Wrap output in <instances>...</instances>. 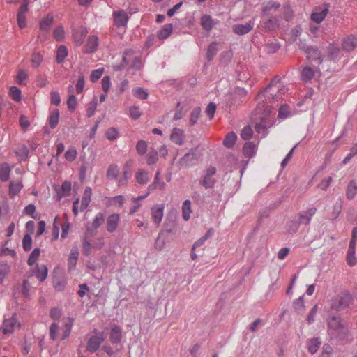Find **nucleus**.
<instances>
[{
	"instance_id": "obj_1",
	"label": "nucleus",
	"mask_w": 357,
	"mask_h": 357,
	"mask_svg": "<svg viewBox=\"0 0 357 357\" xmlns=\"http://www.w3.org/2000/svg\"><path fill=\"white\" fill-rule=\"evenodd\" d=\"M73 321V319L68 318L64 321L63 326L61 330L57 323H52L50 327V339L55 341L57 340H63L68 338L71 333Z\"/></svg>"
},
{
	"instance_id": "obj_2",
	"label": "nucleus",
	"mask_w": 357,
	"mask_h": 357,
	"mask_svg": "<svg viewBox=\"0 0 357 357\" xmlns=\"http://www.w3.org/2000/svg\"><path fill=\"white\" fill-rule=\"evenodd\" d=\"M352 303V296L348 291L340 294L331 301V307L334 310L344 309Z\"/></svg>"
},
{
	"instance_id": "obj_3",
	"label": "nucleus",
	"mask_w": 357,
	"mask_h": 357,
	"mask_svg": "<svg viewBox=\"0 0 357 357\" xmlns=\"http://www.w3.org/2000/svg\"><path fill=\"white\" fill-rule=\"evenodd\" d=\"M21 324L17 320L16 314H13L10 317L4 319L1 330L4 335L10 334L15 329H20Z\"/></svg>"
},
{
	"instance_id": "obj_4",
	"label": "nucleus",
	"mask_w": 357,
	"mask_h": 357,
	"mask_svg": "<svg viewBox=\"0 0 357 357\" xmlns=\"http://www.w3.org/2000/svg\"><path fill=\"white\" fill-rule=\"evenodd\" d=\"M357 238V227L354 228L352 231V237L349 243L347 254V262L350 266H353L357 263V258L355 255L356 239Z\"/></svg>"
},
{
	"instance_id": "obj_5",
	"label": "nucleus",
	"mask_w": 357,
	"mask_h": 357,
	"mask_svg": "<svg viewBox=\"0 0 357 357\" xmlns=\"http://www.w3.org/2000/svg\"><path fill=\"white\" fill-rule=\"evenodd\" d=\"M328 326L330 331L335 333L337 335L346 334L349 332V329L344 327L342 324L340 319L337 317H331L328 320Z\"/></svg>"
},
{
	"instance_id": "obj_6",
	"label": "nucleus",
	"mask_w": 357,
	"mask_h": 357,
	"mask_svg": "<svg viewBox=\"0 0 357 357\" xmlns=\"http://www.w3.org/2000/svg\"><path fill=\"white\" fill-rule=\"evenodd\" d=\"M328 12L329 6L328 5L324 4L321 6L316 7L311 14V20L317 24H319L324 21Z\"/></svg>"
},
{
	"instance_id": "obj_7",
	"label": "nucleus",
	"mask_w": 357,
	"mask_h": 357,
	"mask_svg": "<svg viewBox=\"0 0 357 357\" xmlns=\"http://www.w3.org/2000/svg\"><path fill=\"white\" fill-rule=\"evenodd\" d=\"M165 205L163 204H157L151 208V215L153 221L158 227L164 215Z\"/></svg>"
},
{
	"instance_id": "obj_8",
	"label": "nucleus",
	"mask_w": 357,
	"mask_h": 357,
	"mask_svg": "<svg viewBox=\"0 0 357 357\" xmlns=\"http://www.w3.org/2000/svg\"><path fill=\"white\" fill-rule=\"evenodd\" d=\"M28 10V1L24 0L17 13V24L20 29H24L26 26V13Z\"/></svg>"
},
{
	"instance_id": "obj_9",
	"label": "nucleus",
	"mask_w": 357,
	"mask_h": 357,
	"mask_svg": "<svg viewBox=\"0 0 357 357\" xmlns=\"http://www.w3.org/2000/svg\"><path fill=\"white\" fill-rule=\"evenodd\" d=\"M103 341L104 337L102 333H98L97 335L91 336L86 345L87 351L91 353L95 352L98 349Z\"/></svg>"
},
{
	"instance_id": "obj_10",
	"label": "nucleus",
	"mask_w": 357,
	"mask_h": 357,
	"mask_svg": "<svg viewBox=\"0 0 357 357\" xmlns=\"http://www.w3.org/2000/svg\"><path fill=\"white\" fill-rule=\"evenodd\" d=\"M299 47L301 50L305 51V52L307 54L308 59L312 60H319V63L322 62L321 54L319 50L314 47H307L305 44L303 43H300Z\"/></svg>"
},
{
	"instance_id": "obj_11",
	"label": "nucleus",
	"mask_w": 357,
	"mask_h": 357,
	"mask_svg": "<svg viewBox=\"0 0 357 357\" xmlns=\"http://www.w3.org/2000/svg\"><path fill=\"white\" fill-rule=\"evenodd\" d=\"M87 33L88 30L84 26H80L73 30L72 38L73 43L76 46H80L82 45Z\"/></svg>"
},
{
	"instance_id": "obj_12",
	"label": "nucleus",
	"mask_w": 357,
	"mask_h": 357,
	"mask_svg": "<svg viewBox=\"0 0 357 357\" xmlns=\"http://www.w3.org/2000/svg\"><path fill=\"white\" fill-rule=\"evenodd\" d=\"M99 45V38L97 36L91 35L88 37L84 45V52L87 54L96 52Z\"/></svg>"
},
{
	"instance_id": "obj_13",
	"label": "nucleus",
	"mask_w": 357,
	"mask_h": 357,
	"mask_svg": "<svg viewBox=\"0 0 357 357\" xmlns=\"http://www.w3.org/2000/svg\"><path fill=\"white\" fill-rule=\"evenodd\" d=\"M120 216L117 213H113L108 216L106 222V228L109 233L115 231L119 226Z\"/></svg>"
},
{
	"instance_id": "obj_14",
	"label": "nucleus",
	"mask_w": 357,
	"mask_h": 357,
	"mask_svg": "<svg viewBox=\"0 0 357 357\" xmlns=\"http://www.w3.org/2000/svg\"><path fill=\"white\" fill-rule=\"evenodd\" d=\"M357 47V37L350 35L342 40V48L347 52H351Z\"/></svg>"
},
{
	"instance_id": "obj_15",
	"label": "nucleus",
	"mask_w": 357,
	"mask_h": 357,
	"mask_svg": "<svg viewBox=\"0 0 357 357\" xmlns=\"http://www.w3.org/2000/svg\"><path fill=\"white\" fill-rule=\"evenodd\" d=\"M23 188L22 180H13L10 182L8 188V195L10 198H14L17 195Z\"/></svg>"
},
{
	"instance_id": "obj_16",
	"label": "nucleus",
	"mask_w": 357,
	"mask_h": 357,
	"mask_svg": "<svg viewBox=\"0 0 357 357\" xmlns=\"http://www.w3.org/2000/svg\"><path fill=\"white\" fill-rule=\"evenodd\" d=\"M185 137V132L183 130H181L178 128H175L173 129L172 132L170 136V139L172 142L174 143L181 145L183 143Z\"/></svg>"
},
{
	"instance_id": "obj_17",
	"label": "nucleus",
	"mask_w": 357,
	"mask_h": 357,
	"mask_svg": "<svg viewBox=\"0 0 357 357\" xmlns=\"http://www.w3.org/2000/svg\"><path fill=\"white\" fill-rule=\"evenodd\" d=\"M114 23L118 26H125L128 20V14L123 10L114 12Z\"/></svg>"
},
{
	"instance_id": "obj_18",
	"label": "nucleus",
	"mask_w": 357,
	"mask_h": 357,
	"mask_svg": "<svg viewBox=\"0 0 357 357\" xmlns=\"http://www.w3.org/2000/svg\"><path fill=\"white\" fill-rule=\"evenodd\" d=\"M252 28V23L249 22L245 24H235L233 26V31L238 35H243L249 33Z\"/></svg>"
},
{
	"instance_id": "obj_19",
	"label": "nucleus",
	"mask_w": 357,
	"mask_h": 357,
	"mask_svg": "<svg viewBox=\"0 0 357 357\" xmlns=\"http://www.w3.org/2000/svg\"><path fill=\"white\" fill-rule=\"evenodd\" d=\"M79 255V252L78 248L77 247H73L70 250L68 263V268L70 271L75 268Z\"/></svg>"
},
{
	"instance_id": "obj_20",
	"label": "nucleus",
	"mask_w": 357,
	"mask_h": 357,
	"mask_svg": "<svg viewBox=\"0 0 357 357\" xmlns=\"http://www.w3.org/2000/svg\"><path fill=\"white\" fill-rule=\"evenodd\" d=\"M92 195V190L90 187H86L84 190L83 197L82 198L80 211H84L89 206Z\"/></svg>"
},
{
	"instance_id": "obj_21",
	"label": "nucleus",
	"mask_w": 357,
	"mask_h": 357,
	"mask_svg": "<svg viewBox=\"0 0 357 357\" xmlns=\"http://www.w3.org/2000/svg\"><path fill=\"white\" fill-rule=\"evenodd\" d=\"M357 194V183L355 180H351L347 185L346 189V197L349 200L355 198Z\"/></svg>"
},
{
	"instance_id": "obj_22",
	"label": "nucleus",
	"mask_w": 357,
	"mask_h": 357,
	"mask_svg": "<svg viewBox=\"0 0 357 357\" xmlns=\"http://www.w3.org/2000/svg\"><path fill=\"white\" fill-rule=\"evenodd\" d=\"M315 213L316 208H312L305 211H303L299 215V222L301 224H308Z\"/></svg>"
},
{
	"instance_id": "obj_23",
	"label": "nucleus",
	"mask_w": 357,
	"mask_h": 357,
	"mask_svg": "<svg viewBox=\"0 0 357 357\" xmlns=\"http://www.w3.org/2000/svg\"><path fill=\"white\" fill-rule=\"evenodd\" d=\"M131 174L128 169L124 168L122 174H119L116 181L118 186H125L128 184V181Z\"/></svg>"
},
{
	"instance_id": "obj_24",
	"label": "nucleus",
	"mask_w": 357,
	"mask_h": 357,
	"mask_svg": "<svg viewBox=\"0 0 357 357\" xmlns=\"http://www.w3.org/2000/svg\"><path fill=\"white\" fill-rule=\"evenodd\" d=\"M135 178L138 184L144 185L149 180V173L144 169H139L136 172Z\"/></svg>"
},
{
	"instance_id": "obj_25",
	"label": "nucleus",
	"mask_w": 357,
	"mask_h": 357,
	"mask_svg": "<svg viewBox=\"0 0 357 357\" xmlns=\"http://www.w3.org/2000/svg\"><path fill=\"white\" fill-rule=\"evenodd\" d=\"M173 26L172 24H167L158 31V38L164 40L168 38L172 32Z\"/></svg>"
},
{
	"instance_id": "obj_26",
	"label": "nucleus",
	"mask_w": 357,
	"mask_h": 357,
	"mask_svg": "<svg viewBox=\"0 0 357 357\" xmlns=\"http://www.w3.org/2000/svg\"><path fill=\"white\" fill-rule=\"evenodd\" d=\"M68 54V49L65 45H60L57 48L56 60L58 63H62Z\"/></svg>"
},
{
	"instance_id": "obj_27",
	"label": "nucleus",
	"mask_w": 357,
	"mask_h": 357,
	"mask_svg": "<svg viewBox=\"0 0 357 357\" xmlns=\"http://www.w3.org/2000/svg\"><path fill=\"white\" fill-rule=\"evenodd\" d=\"M201 24L204 30L210 31L213 29L215 23L210 15H204L201 18Z\"/></svg>"
},
{
	"instance_id": "obj_28",
	"label": "nucleus",
	"mask_w": 357,
	"mask_h": 357,
	"mask_svg": "<svg viewBox=\"0 0 357 357\" xmlns=\"http://www.w3.org/2000/svg\"><path fill=\"white\" fill-rule=\"evenodd\" d=\"M122 337V331L119 326H114L111 329L110 340L112 343H118Z\"/></svg>"
},
{
	"instance_id": "obj_29",
	"label": "nucleus",
	"mask_w": 357,
	"mask_h": 357,
	"mask_svg": "<svg viewBox=\"0 0 357 357\" xmlns=\"http://www.w3.org/2000/svg\"><path fill=\"white\" fill-rule=\"evenodd\" d=\"M166 187L167 185L162 179L153 180V181L148 186L147 190L150 192L155 190H165Z\"/></svg>"
},
{
	"instance_id": "obj_30",
	"label": "nucleus",
	"mask_w": 357,
	"mask_h": 357,
	"mask_svg": "<svg viewBox=\"0 0 357 357\" xmlns=\"http://www.w3.org/2000/svg\"><path fill=\"white\" fill-rule=\"evenodd\" d=\"M314 75V70L310 67L306 66V67L303 68V69L301 72V77L303 82H307L311 81V79L313 78Z\"/></svg>"
},
{
	"instance_id": "obj_31",
	"label": "nucleus",
	"mask_w": 357,
	"mask_h": 357,
	"mask_svg": "<svg viewBox=\"0 0 357 357\" xmlns=\"http://www.w3.org/2000/svg\"><path fill=\"white\" fill-rule=\"evenodd\" d=\"M59 116L60 113L58 109H54L51 112L49 116V125L51 128L53 129L57 126L59 120Z\"/></svg>"
},
{
	"instance_id": "obj_32",
	"label": "nucleus",
	"mask_w": 357,
	"mask_h": 357,
	"mask_svg": "<svg viewBox=\"0 0 357 357\" xmlns=\"http://www.w3.org/2000/svg\"><path fill=\"white\" fill-rule=\"evenodd\" d=\"M10 168L8 164L3 163L0 165V180L6 181L10 177Z\"/></svg>"
},
{
	"instance_id": "obj_33",
	"label": "nucleus",
	"mask_w": 357,
	"mask_h": 357,
	"mask_svg": "<svg viewBox=\"0 0 357 357\" xmlns=\"http://www.w3.org/2000/svg\"><path fill=\"white\" fill-rule=\"evenodd\" d=\"M119 174V168L116 164L110 165L107 171V177L109 179H116Z\"/></svg>"
},
{
	"instance_id": "obj_34",
	"label": "nucleus",
	"mask_w": 357,
	"mask_h": 357,
	"mask_svg": "<svg viewBox=\"0 0 357 357\" xmlns=\"http://www.w3.org/2000/svg\"><path fill=\"white\" fill-rule=\"evenodd\" d=\"M191 213V202L190 200H185L182 205V215L183 219L187 221L190 219Z\"/></svg>"
},
{
	"instance_id": "obj_35",
	"label": "nucleus",
	"mask_w": 357,
	"mask_h": 357,
	"mask_svg": "<svg viewBox=\"0 0 357 357\" xmlns=\"http://www.w3.org/2000/svg\"><path fill=\"white\" fill-rule=\"evenodd\" d=\"M15 153L20 160H25L28 158L29 150L26 146L20 145Z\"/></svg>"
},
{
	"instance_id": "obj_36",
	"label": "nucleus",
	"mask_w": 357,
	"mask_h": 357,
	"mask_svg": "<svg viewBox=\"0 0 357 357\" xmlns=\"http://www.w3.org/2000/svg\"><path fill=\"white\" fill-rule=\"evenodd\" d=\"M47 272L48 270L45 265L37 266L36 276L40 281L43 282L47 276Z\"/></svg>"
},
{
	"instance_id": "obj_37",
	"label": "nucleus",
	"mask_w": 357,
	"mask_h": 357,
	"mask_svg": "<svg viewBox=\"0 0 357 357\" xmlns=\"http://www.w3.org/2000/svg\"><path fill=\"white\" fill-rule=\"evenodd\" d=\"M53 22V16L51 15H47L43 19L40 23V28L43 31H47L51 27Z\"/></svg>"
},
{
	"instance_id": "obj_38",
	"label": "nucleus",
	"mask_w": 357,
	"mask_h": 357,
	"mask_svg": "<svg viewBox=\"0 0 357 357\" xmlns=\"http://www.w3.org/2000/svg\"><path fill=\"white\" fill-rule=\"evenodd\" d=\"M236 139L237 136L234 132H229L226 135L223 144L226 147L231 148L235 144Z\"/></svg>"
},
{
	"instance_id": "obj_39",
	"label": "nucleus",
	"mask_w": 357,
	"mask_h": 357,
	"mask_svg": "<svg viewBox=\"0 0 357 357\" xmlns=\"http://www.w3.org/2000/svg\"><path fill=\"white\" fill-rule=\"evenodd\" d=\"M218 45L219 43L215 42L209 45L206 52V57L208 61L212 60L215 55L217 54L218 50Z\"/></svg>"
},
{
	"instance_id": "obj_40",
	"label": "nucleus",
	"mask_w": 357,
	"mask_h": 357,
	"mask_svg": "<svg viewBox=\"0 0 357 357\" xmlns=\"http://www.w3.org/2000/svg\"><path fill=\"white\" fill-rule=\"evenodd\" d=\"M53 36L56 41H63L65 37V30L63 26L61 25L56 26L54 30Z\"/></svg>"
},
{
	"instance_id": "obj_41",
	"label": "nucleus",
	"mask_w": 357,
	"mask_h": 357,
	"mask_svg": "<svg viewBox=\"0 0 357 357\" xmlns=\"http://www.w3.org/2000/svg\"><path fill=\"white\" fill-rule=\"evenodd\" d=\"M28 75L24 70H20L15 77V81L19 85H26Z\"/></svg>"
},
{
	"instance_id": "obj_42",
	"label": "nucleus",
	"mask_w": 357,
	"mask_h": 357,
	"mask_svg": "<svg viewBox=\"0 0 357 357\" xmlns=\"http://www.w3.org/2000/svg\"><path fill=\"white\" fill-rule=\"evenodd\" d=\"M10 266L6 263H0V284L3 282L4 278L9 273Z\"/></svg>"
},
{
	"instance_id": "obj_43",
	"label": "nucleus",
	"mask_w": 357,
	"mask_h": 357,
	"mask_svg": "<svg viewBox=\"0 0 357 357\" xmlns=\"http://www.w3.org/2000/svg\"><path fill=\"white\" fill-rule=\"evenodd\" d=\"M215 180L212 176L204 175L200 181V184L205 188H211L214 186Z\"/></svg>"
},
{
	"instance_id": "obj_44",
	"label": "nucleus",
	"mask_w": 357,
	"mask_h": 357,
	"mask_svg": "<svg viewBox=\"0 0 357 357\" xmlns=\"http://www.w3.org/2000/svg\"><path fill=\"white\" fill-rule=\"evenodd\" d=\"M132 93L135 97L142 100H146L149 96V93L142 87L134 88Z\"/></svg>"
},
{
	"instance_id": "obj_45",
	"label": "nucleus",
	"mask_w": 357,
	"mask_h": 357,
	"mask_svg": "<svg viewBox=\"0 0 357 357\" xmlns=\"http://www.w3.org/2000/svg\"><path fill=\"white\" fill-rule=\"evenodd\" d=\"M321 344V342L318 338H314L310 340L307 342L308 350L311 354H314L317 351L319 346Z\"/></svg>"
},
{
	"instance_id": "obj_46",
	"label": "nucleus",
	"mask_w": 357,
	"mask_h": 357,
	"mask_svg": "<svg viewBox=\"0 0 357 357\" xmlns=\"http://www.w3.org/2000/svg\"><path fill=\"white\" fill-rule=\"evenodd\" d=\"M294 310L298 312L301 313L305 310V305H304V298L303 296H300L298 299H296L293 304Z\"/></svg>"
},
{
	"instance_id": "obj_47",
	"label": "nucleus",
	"mask_w": 357,
	"mask_h": 357,
	"mask_svg": "<svg viewBox=\"0 0 357 357\" xmlns=\"http://www.w3.org/2000/svg\"><path fill=\"white\" fill-rule=\"evenodd\" d=\"M60 220L59 215H56L54 220L53 225H52V239L56 240L59 238V222Z\"/></svg>"
},
{
	"instance_id": "obj_48",
	"label": "nucleus",
	"mask_w": 357,
	"mask_h": 357,
	"mask_svg": "<svg viewBox=\"0 0 357 357\" xmlns=\"http://www.w3.org/2000/svg\"><path fill=\"white\" fill-rule=\"evenodd\" d=\"M243 150L245 155L251 157L255 152V145L252 142H247L244 144Z\"/></svg>"
},
{
	"instance_id": "obj_49",
	"label": "nucleus",
	"mask_w": 357,
	"mask_h": 357,
	"mask_svg": "<svg viewBox=\"0 0 357 357\" xmlns=\"http://www.w3.org/2000/svg\"><path fill=\"white\" fill-rule=\"evenodd\" d=\"M9 94L16 102L22 100L21 91L17 86H11L9 90Z\"/></svg>"
},
{
	"instance_id": "obj_50",
	"label": "nucleus",
	"mask_w": 357,
	"mask_h": 357,
	"mask_svg": "<svg viewBox=\"0 0 357 357\" xmlns=\"http://www.w3.org/2000/svg\"><path fill=\"white\" fill-rule=\"evenodd\" d=\"M31 61L33 68H38L43 61V56L38 52H34L31 55Z\"/></svg>"
},
{
	"instance_id": "obj_51",
	"label": "nucleus",
	"mask_w": 357,
	"mask_h": 357,
	"mask_svg": "<svg viewBox=\"0 0 357 357\" xmlns=\"http://www.w3.org/2000/svg\"><path fill=\"white\" fill-rule=\"evenodd\" d=\"M97 108V100L94 98L93 100L89 102L86 108V115L88 117H91L95 114Z\"/></svg>"
},
{
	"instance_id": "obj_52",
	"label": "nucleus",
	"mask_w": 357,
	"mask_h": 357,
	"mask_svg": "<svg viewBox=\"0 0 357 357\" xmlns=\"http://www.w3.org/2000/svg\"><path fill=\"white\" fill-rule=\"evenodd\" d=\"M40 250L39 248H35L32 252L31 253L29 259H28V261H27V263L29 266H32L33 265L36 261L38 260L39 256H40Z\"/></svg>"
},
{
	"instance_id": "obj_53",
	"label": "nucleus",
	"mask_w": 357,
	"mask_h": 357,
	"mask_svg": "<svg viewBox=\"0 0 357 357\" xmlns=\"http://www.w3.org/2000/svg\"><path fill=\"white\" fill-rule=\"evenodd\" d=\"M200 113H201L200 107H196L192 111V112L190 114V126H193L197 122V120L200 116Z\"/></svg>"
},
{
	"instance_id": "obj_54",
	"label": "nucleus",
	"mask_w": 357,
	"mask_h": 357,
	"mask_svg": "<svg viewBox=\"0 0 357 357\" xmlns=\"http://www.w3.org/2000/svg\"><path fill=\"white\" fill-rule=\"evenodd\" d=\"M158 152L155 150H151L146 156V162L148 165H153L158 161Z\"/></svg>"
},
{
	"instance_id": "obj_55",
	"label": "nucleus",
	"mask_w": 357,
	"mask_h": 357,
	"mask_svg": "<svg viewBox=\"0 0 357 357\" xmlns=\"http://www.w3.org/2000/svg\"><path fill=\"white\" fill-rule=\"evenodd\" d=\"M124 197L118 195L109 199V204L112 206H122L124 203Z\"/></svg>"
},
{
	"instance_id": "obj_56",
	"label": "nucleus",
	"mask_w": 357,
	"mask_h": 357,
	"mask_svg": "<svg viewBox=\"0 0 357 357\" xmlns=\"http://www.w3.org/2000/svg\"><path fill=\"white\" fill-rule=\"evenodd\" d=\"M104 221L105 218L103 214L102 213H98L92 221V227L94 229H97L104 222Z\"/></svg>"
},
{
	"instance_id": "obj_57",
	"label": "nucleus",
	"mask_w": 357,
	"mask_h": 357,
	"mask_svg": "<svg viewBox=\"0 0 357 357\" xmlns=\"http://www.w3.org/2000/svg\"><path fill=\"white\" fill-rule=\"evenodd\" d=\"M63 218H65V222L61 225L62 232H61V238H66L68 236V231L70 229V222L68 220V215L66 213L64 214Z\"/></svg>"
},
{
	"instance_id": "obj_58",
	"label": "nucleus",
	"mask_w": 357,
	"mask_h": 357,
	"mask_svg": "<svg viewBox=\"0 0 357 357\" xmlns=\"http://www.w3.org/2000/svg\"><path fill=\"white\" fill-rule=\"evenodd\" d=\"M77 155V150L75 149V148L70 147L66 152L65 158L68 161L72 162L75 160Z\"/></svg>"
},
{
	"instance_id": "obj_59",
	"label": "nucleus",
	"mask_w": 357,
	"mask_h": 357,
	"mask_svg": "<svg viewBox=\"0 0 357 357\" xmlns=\"http://www.w3.org/2000/svg\"><path fill=\"white\" fill-rule=\"evenodd\" d=\"M130 116L132 119H138L141 115L142 112L140 108L137 106H132L129 108Z\"/></svg>"
},
{
	"instance_id": "obj_60",
	"label": "nucleus",
	"mask_w": 357,
	"mask_h": 357,
	"mask_svg": "<svg viewBox=\"0 0 357 357\" xmlns=\"http://www.w3.org/2000/svg\"><path fill=\"white\" fill-rule=\"evenodd\" d=\"M105 135L109 140L112 141L119 137V132L115 128H109L107 130Z\"/></svg>"
},
{
	"instance_id": "obj_61",
	"label": "nucleus",
	"mask_w": 357,
	"mask_h": 357,
	"mask_svg": "<svg viewBox=\"0 0 357 357\" xmlns=\"http://www.w3.org/2000/svg\"><path fill=\"white\" fill-rule=\"evenodd\" d=\"M194 159V153H188L181 159V164L185 166L190 165Z\"/></svg>"
},
{
	"instance_id": "obj_62",
	"label": "nucleus",
	"mask_w": 357,
	"mask_h": 357,
	"mask_svg": "<svg viewBox=\"0 0 357 357\" xmlns=\"http://www.w3.org/2000/svg\"><path fill=\"white\" fill-rule=\"evenodd\" d=\"M103 72H104V68H100L93 70L91 72V74L90 75L91 81L93 82H95L97 80H98L101 77Z\"/></svg>"
},
{
	"instance_id": "obj_63",
	"label": "nucleus",
	"mask_w": 357,
	"mask_h": 357,
	"mask_svg": "<svg viewBox=\"0 0 357 357\" xmlns=\"http://www.w3.org/2000/svg\"><path fill=\"white\" fill-rule=\"evenodd\" d=\"M23 248L25 251H29L32 245V238L29 234H25L22 241Z\"/></svg>"
},
{
	"instance_id": "obj_64",
	"label": "nucleus",
	"mask_w": 357,
	"mask_h": 357,
	"mask_svg": "<svg viewBox=\"0 0 357 357\" xmlns=\"http://www.w3.org/2000/svg\"><path fill=\"white\" fill-rule=\"evenodd\" d=\"M136 150L140 155H144L147 150V144L144 140H139L136 145Z\"/></svg>"
}]
</instances>
